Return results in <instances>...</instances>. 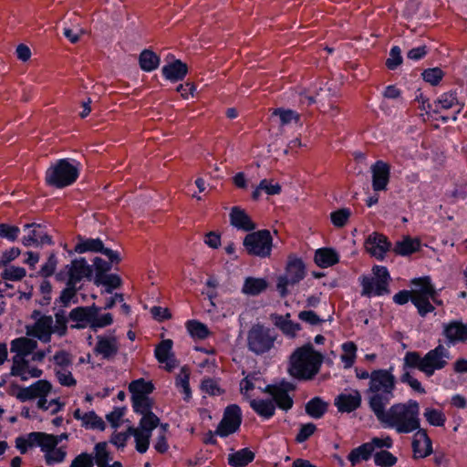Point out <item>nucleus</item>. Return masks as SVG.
Returning <instances> with one entry per match:
<instances>
[{"mask_svg": "<svg viewBox=\"0 0 467 467\" xmlns=\"http://www.w3.org/2000/svg\"><path fill=\"white\" fill-rule=\"evenodd\" d=\"M265 386L258 373L248 374L240 382V391L246 400H250L257 394L256 390L265 393Z\"/></svg>", "mask_w": 467, "mask_h": 467, "instance_id": "25", "label": "nucleus"}, {"mask_svg": "<svg viewBox=\"0 0 467 467\" xmlns=\"http://www.w3.org/2000/svg\"><path fill=\"white\" fill-rule=\"evenodd\" d=\"M390 248L388 238L381 234L372 233L365 241L366 251L378 260H383Z\"/></svg>", "mask_w": 467, "mask_h": 467, "instance_id": "18", "label": "nucleus"}, {"mask_svg": "<svg viewBox=\"0 0 467 467\" xmlns=\"http://www.w3.org/2000/svg\"><path fill=\"white\" fill-rule=\"evenodd\" d=\"M374 415L383 428L398 434L412 433L420 427V404L415 400L394 403Z\"/></svg>", "mask_w": 467, "mask_h": 467, "instance_id": "1", "label": "nucleus"}, {"mask_svg": "<svg viewBox=\"0 0 467 467\" xmlns=\"http://www.w3.org/2000/svg\"><path fill=\"white\" fill-rule=\"evenodd\" d=\"M254 459V453L248 448H244L228 455V463L232 467H245Z\"/></svg>", "mask_w": 467, "mask_h": 467, "instance_id": "39", "label": "nucleus"}, {"mask_svg": "<svg viewBox=\"0 0 467 467\" xmlns=\"http://www.w3.org/2000/svg\"><path fill=\"white\" fill-rule=\"evenodd\" d=\"M420 244V239L405 236L400 241L396 242L393 251L396 254L408 256L419 251Z\"/></svg>", "mask_w": 467, "mask_h": 467, "instance_id": "36", "label": "nucleus"}, {"mask_svg": "<svg viewBox=\"0 0 467 467\" xmlns=\"http://www.w3.org/2000/svg\"><path fill=\"white\" fill-rule=\"evenodd\" d=\"M26 271L24 267L11 265L5 269L2 277L5 280L19 281L26 276Z\"/></svg>", "mask_w": 467, "mask_h": 467, "instance_id": "58", "label": "nucleus"}, {"mask_svg": "<svg viewBox=\"0 0 467 467\" xmlns=\"http://www.w3.org/2000/svg\"><path fill=\"white\" fill-rule=\"evenodd\" d=\"M277 339V333L264 325H254L248 331L247 346L250 351L256 355L270 352Z\"/></svg>", "mask_w": 467, "mask_h": 467, "instance_id": "8", "label": "nucleus"}, {"mask_svg": "<svg viewBox=\"0 0 467 467\" xmlns=\"http://www.w3.org/2000/svg\"><path fill=\"white\" fill-rule=\"evenodd\" d=\"M161 71L166 79L176 82L184 78L187 75L188 67L187 65L181 60H175L174 62L163 66Z\"/></svg>", "mask_w": 467, "mask_h": 467, "instance_id": "34", "label": "nucleus"}, {"mask_svg": "<svg viewBox=\"0 0 467 467\" xmlns=\"http://www.w3.org/2000/svg\"><path fill=\"white\" fill-rule=\"evenodd\" d=\"M43 432L33 431L25 436H19L16 439V447L25 454L30 448L39 447Z\"/></svg>", "mask_w": 467, "mask_h": 467, "instance_id": "37", "label": "nucleus"}, {"mask_svg": "<svg viewBox=\"0 0 467 467\" xmlns=\"http://www.w3.org/2000/svg\"><path fill=\"white\" fill-rule=\"evenodd\" d=\"M290 317L289 313L285 316L275 315L273 321L275 327H278L285 337L294 338L301 330V326L299 323L292 321Z\"/></svg>", "mask_w": 467, "mask_h": 467, "instance_id": "32", "label": "nucleus"}, {"mask_svg": "<svg viewBox=\"0 0 467 467\" xmlns=\"http://www.w3.org/2000/svg\"><path fill=\"white\" fill-rule=\"evenodd\" d=\"M42 369L30 364L27 358L13 357L11 374L19 377L22 380H27L33 378H39L42 375Z\"/></svg>", "mask_w": 467, "mask_h": 467, "instance_id": "22", "label": "nucleus"}, {"mask_svg": "<svg viewBox=\"0 0 467 467\" xmlns=\"http://www.w3.org/2000/svg\"><path fill=\"white\" fill-rule=\"evenodd\" d=\"M74 251L78 254L99 252L107 256L110 262H119V254L109 248H105L99 238H79L78 244L75 245Z\"/></svg>", "mask_w": 467, "mask_h": 467, "instance_id": "17", "label": "nucleus"}, {"mask_svg": "<svg viewBox=\"0 0 467 467\" xmlns=\"http://www.w3.org/2000/svg\"><path fill=\"white\" fill-rule=\"evenodd\" d=\"M53 333V319L51 317H40L29 331V334L42 342H48Z\"/></svg>", "mask_w": 467, "mask_h": 467, "instance_id": "30", "label": "nucleus"}, {"mask_svg": "<svg viewBox=\"0 0 467 467\" xmlns=\"http://www.w3.org/2000/svg\"><path fill=\"white\" fill-rule=\"evenodd\" d=\"M267 288V281L265 278L246 277L244 279L242 293L247 296H257Z\"/></svg>", "mask_w": 467, "mask_h": 467, "instance_id": "40", "label": "nucleus"}, {"mask_svg": "<svg viewBox=\"0 0 467 467\" xmlns=\"http://www.w3.org/2000/svg\"><path fill=\"white\" fill-rule=\"evenodd\" d=\"M443 72L439 67L428 68L422 72V78L424 81L431 84L437 85L442 79Z\"/></svg>", "mask_w": 467, "mask_h": 467, "instance_id": "63", "label": "nucleus"}, {"mask_svg": "<svg viewBox=\"0 0 467 467\" xmlns=\"http://www.w3.org/2000/svg\"><path fill=\"white\" fill-rule=\"evenodd\" d=\"M396 384L393 367L372 370L371 381H368L365 395L373 414L387 408L395 398Z\"/></svg>", "mask_w": 467, "mask_h": 467, "instance_id": "2", "label": "nucleus"}, {"mask_svg": "<svg viewBox=\"0 0 467 467\" xmlns=\"http://www.w3.org/2000/svg\"><path fill=\"white\" fill-rule=\"evenodd\" d=\"M25 228L27 230V234L22 238V244L25 246H37L52 243L51 238L40 224H26Z\"/></svg>", "mask_w": 467, "mask_h": 467, "instance_id": "24", "label": "nucleus"}, {"mask_svg": "<svg viewBox=\"0 0 467 467\" xmlns=\"http://www.w3.org/2000/svg\"><path fill=\"white\" fill-rule=\"evenodd\" d=\"M95 283L98 285H103L105 287L104 293L111 294L113 289H116L120 286L121 279L118 275L109 274V275H97Z\"/></svg>", "mask_w": 467, "mask_h": 467, "instance_id": "48", "label": "nucleus"}, {"mask_svg": "<svg viewBox=\"0 0 467 467\" xmlns=\"http://www.w3.org/2000/svg\"><path fill=\"white\" fill-rule=\"evenodd\" d=\"M92 270L83 258L75 259L58 274V278L66 280L68 285H77L82 279L91 276Z\"/></svg>", "mask_w": 467, "mask_h": 467, "instance_id": "15", "label": "nucleus"}, {"mask_svg": "<svg viewBox=\"0 0 467 467\" xmlns=\"http://www.w3.org/2000/svg\"><path fill=\"white\" fill-rule=\"evenodd\" d=\"M79 174L78 163L74 160L60 159L46 171L47 184L61 189L73 184Z\"/></svg>", "mask_w": 467, "mask_h": 467, "instance_id": "5", "label": "nucleus"}, {"mask_svg": "<svg viewBox=\"0 0 467 467\" xmlns=\"http://www.w3.org/2000/svg\"><path fill=\"white\" fill-rule=\"evenodd\" d=\"M67 439V434L66 433L53 435L43 432L39 448L44 453L45 462L47 465L64 462L67 456V448L65 446H58V444Z\"/></svg>", "mask_w": 467, "mask_h": 467, "instance_id": "11", "label": "nucleus"}, {"mask_svg": "<svg viewBox=\"0 0 467 467\" xmlns=\"http://www.w3.org/2000/svg\"><path fill=\"white\" fill-rule=\"evenodd\" d=\"M53 362L55 365V368H67L72 367L71 357L69 353L65 350L57 351L53 357Z\"/></svg>", "mask_w": 467, "mask_h": 467, "instance_id": "62", "label": "nucleus"}, {"mask_svg": "<svg viewBox=\"0 0 467 467\" xmlns=\"http://www.w3.org/2000/svg\"><path fill=\"white\" fill-rule=\"evenodd\" d=\"M186 329L192 337L195 339H204L209 335V329L206 325L197 320H188L185 324Z\"/></svg>", "mask_w": 467, "mask_h": 467, "instance_id": "49", "label": "nucleus"}, {"mask_svg": "<svg viewBox=\"0 0 467 467\" xmlns=\"http://www.w3.org/2000/svg\"><path fill=\"white\" fill-rule=\"evenodd\" d=\"M273 117L278 118V123L281 127L289 125L293 122L297 123L300 116L297 112L292 109H275L272 112Z\"/></svg>", "mask_w": 467, "mask_h": 467, "instance_id": "50", "label": "nucleus"}, {"mask_svg": "<svg viewBox=\"0 0 467 467\" xmlns=\"http://www.w3.org/2000/svg\"><path fill=\"white\" fill-rule=\"evenodd\" d=\"M72 367L67 368H55V375L60 385L64 387H74L77 384V380L72 375Z\"/></svg>", "mask_w": 467, "mask_h": 467, "instance_id": "56", "label": "nucleus"}, {"mask_svg": "<svg viewBox=\"0 0 467 467\" xmlns=\"http://www.w3.org/2000/svg\"><path fill=\"white\" fill-rule=\"evenodd\" d=\"M314 261L321 268L330 267L339 261V255L333 248H319L315 252Z\"/></svg>", "mask_w": 467, "mask_h": 467, "instance_id": "35", "label": "nucleus"}, {"mask_svg": "<svg viewBox=\"0 0 467 467\" xmlns=\"http://www.w3.org/2000/svg\"><path fill=\"white\" fill-rule=\"evenodd\" d=\"M113 322L112 315L109 313L102 314V315H94L91 314V323L90 327L94 330L97 328H102L111 325Z\"/></svg>", "mask_w": 467, "mask_h": 467, "instance_id": "60", "label": "nucleus"}, {"mask_svg": "<svg viewBox=\"0 0 467 467\" xmlns=\"http://www.w3.org/2000/svg\"><path fill=\"white\" fill-rule=\"evenodd\" d=\"M250 407L254 412L264 419H270L275 415V405L272 400L252 399Z\"/></svg>", "mask_w": 467, "mask_h": 467, "instance_id": "38", "label": "nucleus"}, {"mask_svg": "<svg viewBox=\"0 0 467 467\" xmlns=\"http://www.w3.org/2000/svg\"><path fill=\"white\" fill-rule=\"evenodd\" d=\"M373 452V444L368 442L363 443L360 446L353 449L348 456V460L351 462L353 466L358 464L362 461H367L370 458Z\"/></svg>", "mask_w": 467, "mask_h": 467, "instance_id": "46", "label": "nucleus"}, {"mask_svg": "<svg viewBox=\"0 0 467 467\" xmlns=\"http://www.w3.org/2000/svg\"><path fill=\"white\" fill-rule=\"evenodd\" d=\"M372 188L375 192L387 190L390 177V167L383 161H377L371 166Z\"/></svg>", "mask_w": 467, "mask_h": 467, "instance_id": "23", "label": "nucleus"}, {"mask_svg": "<svg viewBox=\"0 0 467 467\" xmlns=\"http://www.w3.org/2000/svg\"><path fill=\"white\" fill-rule=\"evenodd\" d=\"M351 216L349 208H341L330 213V221L337 228L344 227Z\"/></svg>", "mask_w": 467, "mask_h": 467, "instance_id": "54", "label": "nucleus"}, {"mask_svg": "<svg viewBox=\"0 0 467 467\" xmlns=\"http://www.w3.org/2000/svg\"><path fill=\"white\" fill-rule=\"evenodd\" d=\"M159 434L156 438V441L153 444L154 449L160 453H165L169 450V444L167 441V433H168V423H160L159 424Z\"/></svg>", "mask_w": 467, "mask_h": 467, "instance_id": "53", "label": "nucleus"}, {"mask_svg": "<svg viewBox=\"0 0 467 467\" xmlns=\"http://www.w3.org/2000/svg\"><path fill=\"white\" fill-rule=\"evenodd\" d=\"M201 389L203 393L217 396L222 394V390L215 379H204L201 384Z\"/></svg>", "mask_w": 467, "mask_h": 467, "instance_id": "64", "label": "nucleus"}, {"mask_svg": "<svg viewBox=\"0 0 467 467\" xmlns=\"http://www.w3.org/2000/svg\"><path fill=\"white\" fill-rule=\"evenodd\" d=\"M362 401V397L358 389H351L338 394L334 400L337 410L341 413H350L358 410Z\"/></svg>", "mask_w": 467, "mask_h": 467, "instance_id": "20", "label": "nucleus"}, {"mask_svg": "<svg viewBox=\"0 0 467 467\" xmlns=\"http://www.w3.org/2000/svg\"><path fill=\"white\" fill-rule=\"evenodd\" d=\"M132 408L136 413L140 414L141 419H148L150 416L157 417L152 411L153 402L152 400L149 397H138L131 399Z\"/></svg>", "mask_w": 467, "mask_h": 467, "instance_id": "41", "label": "nucleus"}, {"mask_svg": "<svg viewBox=\"0 0 467 467\" xmlns=\"http://www.w3.org/2000/svg\"><path fill=\"white\" fill-rule=\"evenodd\" d=\"M323 359V355L316 351L311 344H306L292 353L288 371L295 379H312L319 372Z\"/></svg>", "mask_w": 467, "mask_h": 467, "instance_id": "4", "label": "nucleus"}, {"mask_svg": "<svg viewBox=\"0 0 467 467\" xmlns=\"http://www.w3.org/2000/svg\"><path fill=\"white\" fill-rule=\"evenodd\" d=\"M37 342L35 339L21 337L11 341L10 350L15 353L14 357L26 358L36 348Z\"/></svg>", "mask_w": 467, "mask_h": 467, "instance_id": "31", "label": "nucleus"}, {"mask_svg": "<svg viewBox=\"0 0 467 467\" xmlns=\"http://www.w3.org/2000/svg\"><path fill=\"white\" fill-rule=\"evenodd\" d=\"M91 314V309L86 307H77L70 312L69 318L71 321L75 322L73 327H76L78 328H84L88 325L90 326Z\"/></svg>", "mask_w": 467, "mask_h": 467, "instance_id": "45", "label": "nucleus"}, {"mask_svg": "<svg viewBox=\"0 0 467 467\" xmlns=\"http://www.w3.org/2000/svg\"><path fill=\"white\" fill-rule=\"evenodd\" d=\"M230 223L237 230L243 232H252L256 228V224L253 222L247 213L239 206H234L231 209Z\"/></svg>", "mask_w": 467, "mask_h": 467, "instance_id": "28", "label": "nucleus"}, {"mask_svg": "<svg viewBox=\"0 0 467 467\" xmlns=\"http://www.w3.org/2000/svg\"><path fill=\"white\" fill-rule=\"evenodd\" d=\"M241 423L242 411L240 407L236 404L229 405L225 408L214 433L222 438L228 437L240 429Z\"/></svg>", "mask_w": 467, "mask_h": 467, "instance_id": "13", "label": "nucleus"}, {"mask_svg": "<svg viewBox=\"0 0 467 467\" xmlns=\"http://www.w3.org/2000/svg\"><path fill=\"white\" fill-rule=\"evenodd\" d=\"M342 354L340 360L344 368L348 369L353 367L357 359L358 347L353 341H347L341 345Z\"/></svg>", "mask_w": 467, "mask_h": 467, "instance_id": "44", "label": "nucleus"}, {"mask_svg": "<svg viewBox=\"0 0 467 467\" xmlns=\"http://www.w3.org/2000/svg\"><path fill=\"white\" fill-rule=\"evenodd\" d=\"M244 246L250 255L268 258L272 254L273 237L269 230L249 233L244 239Z\"/></svg>", "mask_w": 467, "mask_h": 467, "instance_id": "10", "label": "nucleus"}, {"mask_svg": "<svg viewBox=\"0 0 467 467\" xmlns=\"http://www.w3.org/2000/svg\"><path fill=\"white\" fill-rule=\"evenodd\" d=\"M172 347L171 339H163L156 346L154 350L156 359L168 371H171L178 366L177 359L172 352Z\"/></svg>", "mask_w": 467, "mask_h": 467, "instance_id": "21", "label": "nucleus"}, {"mask_svg": "<svg viewBox=\"0 0 467 467\" xmlns=\"http://www.w3.org/2000/svg\"><path fill=\"white\" fill-rule=\"evenodd\" d=\"M306 276L303 260L296 255H289L285 274L277 278L276 287L282 296L288 294V287L298 284Z\"/></svg>", "mask_w": 467, "mask_h": 467, "instance_id": "9", "label": "nucleus"}, {"mask_svg": "<svg viewBox=\"0 0 467 467\" xmlns=\"http://www.w3.org/2000/svg\"><path fill=\"white\" fill-rule=\"evenodd\" d=\"M372 275L359 277L361 295L367 297L381 296L389 294L390 275L386 266L374 265Z\"/></svg>", "mask_w": 467, "mask_h": 467, "instance_id": "6", "label": "nucleus"}, {"mask_svg": "<svg viewBox=\"0 0 467 467\" xmlns=\"http://www.w3.org/2000/svg\"><path fill=\"white\" fill-rule=\"evenodd\" d=\"M52 391V384L46 379H38L28 387L18 391V399L22 401L37 399V406H44L47 396Z\"/></svg>", "mask_w": 467, "mask_h": 467, "instance_id": "16", "label": "nucleus"}, {"mask_svg": "<svg viewBox=\"0 0 467 467\" xmlns=\"http://www.w3.org/2000/svg\"><path fill=\"white\" fill-rule=\"evenodd\" d=\"M451 358L450 350L442 344L429 350L424 356L417 351H408L403 358V369L416 368L430 378L443 369Z\"/></svg>", "mask_w": 467, "mask_h": 467, "instance_id": "3", "label": "nucleus"}, {"mask_svg": "<svg viewBox=\"0 0 467 467\" xmlns=\"http://www.w3.org/2000/svg\"><path fill=\"white\" fill-rule=\"evenodd\" d=\"M412 451L414 458H425L432 453V442L427 431L419 428L414 431L412 439Z\"/></svg>", "mask_w": 467, "mask_h": 467, "instance_id": "26", "label": "nucleus"}, {"mask_svg": "<svg viewBox=\"0 0 467 467\" xmlns=\"http://www.w3.org/2000/svg\"><path fill=\"white\" fill-rule=\"evenodd\" d=\"M423 415L431 426L442 427L445 424L446 416L441 410L429 407L425 409Z\"/></svg>", "mask_w": 467, "mask_h": 467, "instance_id": "51", "label": "nucleus"}, {"mask_svg": "<svg viewBox=\"0 0 467 467\" xmlns=\"http://www.w3.org/2000/svg\"><path fill=\"white\" fill-rule=\"evenodd\" d=\"M94 348L97 355L105 359L115 357L119 351V342L114 335L99 336Z\"/></svg>", "mask_w": 467, "mask_h": 467, "instance_id": "27", "label": "nucleus"}, {"mask_svg": "<svg viewBox=\"0 0 467 467\" xmlns=\"http://www.w3.org/2000/svg\"><path fill=\"white\" fill-rule=\"evenodd\" d=\"M112 456L106 442H98L94 446L93 454L82 452L77 455L71 462L69 467H123L120 462L115 461L112 463Z\"/></svg>", "mask_w": 467, "mask_h": 467, "instance_id": "7", "label": "nucleus"}, {"mask_svg": "<svg viewBox=\"0 0 467 467\" xmlns=\"http://www.w3.org/2000/svg\"><path fill=\"white\" fill-rule=\"evenodd\" d=\"M176 387L181 389L184 395V400H188L192 396L190 388V373L185 367L182 368L178 377L176 378Z\"/></svg>", "mask_w": 467, "mask_h": 467, "instance_id": "52", "label": "nucleus"}, {"mask_svg": "<svg viewBox=\"0 0 467 467\" xmlns=\"http://www.w3.org/2000/svg\"><path fill=\"white\" fill-rule=\"evenodd\" d=\"M455 109L453 120L457 119V114L461 111L462 106L459 103L456 91H449L441 94L435 101V111L439 112L442 109Z\"/></svg>", "mask_w": 467, "mask_h": 467, "instance_id": "33", "label": "nucleus"}, {"mask_svg": "<svg viewBox=\"0 0 467 467\" xmlns=\"http://www.w3.org/2000/svg\"><path fill=\"white\" fill-rule=\"evenodd\" d=\"M295 390V386L286 381H282L276 385H266L265 393L273 397V401L279 409L287 411L293 407L294 401L290 393Z\"/></svg>", "mask_w": 467, "mask_h": 467, "instance_id": "14", "label": "nucleus"}, {"mask_svg": "<svg viewBox=\"0 0 467 467\" xmlns=\"http://www.w3.org/2000/svg\"><path fill=\"white\" fill-rule=\"evenodd\" d=\"M328 403L320 397H315L306 404V412L313 419H320L327 412Z\"/></svg>", "mask_w": 467, "mask_h": 467, "instance_id": "43", "label": "nucleus"}, {"mask_svg": "<svg viewBox=\"0 0 467 467\" xmlns=\"http://www.w3.org/2000/svg\"><path fill=\"white\" fill-rule=\"evenodd\" d=\"M400 381L409 385L415 392L420 394H424L426 392L421 383L416 378H414L410 371H404L402 373L400 376Z\"/></svg>", "mask_w": 467, "mask_h": 467, "instance_id": "61", "label": "nucleus"}, {"mask_svg": "<svg viewBox=\"0 0 467 467\" xmlns=\"http://www.w3.org/2000/svg\"><path fill=\"white\" fill-rule=\"evenodd\" d=\"M140 67L143 71L151 72L160 65V57L151 50L144 49L139 57Z\"/></svg>", "mask_w": 467, "mask_h": 467, "instance_id": "47", "label": "nucleus"}, {"mask_svg": "<svg viewBox=\"0 0 467 467\" xmlns=\"http://www.w3.org/2000/svg\"><path fill=\"white\" fill-rule=\"evenodd\" d=\"M411 293L413 297L431 296V301L441 306L442 301L438 298V292L431 283L430 276L418 277L411 280Z\"/></svg>", "mask_w": 467, "mask_h": 467, "instance_id": "19", "label": "nucleus"}, {"mask_svg": "<svg viewBox=\"0 0 467 467\" xmlns=\"http://www.w3.org/2000/svg\"><path fill=\"white\" fill-rule=\"evenodd\" d=\"M154 389V386L150 381L144 379H138L132 380L129 384V391L130 392L131 399L138 397L149 396Z\"/></svg>", "mask_w": 467, "mask_h": 467, "instance_id": "42", "label": "nucleus"}, {"mask_svg": "<svg viewBox=\"0 0 467 467\" xmlns=\"http://www.w3.org/2000/svg\"><path fill=\"white\" fill-rule=\"evenodd\" d=\"M443 334L451 344L467 342V323L451 321L443 325Z\"/></svg>", "mask_w": 467, "mask_h": 467, "instance_id": "29", "label": "nucleus"}, {"mask_svg": "<svg viewBox=\"0 0 467 467\" xmlns=\"http://www.w3.org/2000/svg\"><path fill=\"white\" fill-rule=\"evenodd\" d=\"M160 424L158 417L140 419L137 427H130L131 436L134 437L135 449L138 452L145 453L150 446L152 431Z\"/></svg>", "mask_w": 467, "mask_h": 467, "instance_id": "12", "label": "nucleus"}, {"mask_svg": "<svg viewBox=\"0 0 467 467\" xmlns=\"http://www.w3.org/2000/svg\"><path fill=\"white\" fill-rule=\"evenodd\" d=\"M431 301V296L412 297V304L416 306L420 317H426L428 314L432 313L435 310V307Z\"/></svg>", "mask_w": 467, "mask_h": 467, "instance_id": "55", "label": "nucleus"}, {"mask_svg": "<svg viewBox=\"0 0 467 467\" xmlns=\"http://www.w3.org/2000/svg\"><path fill=\"white\" fill-rule=\"evenodd\" d=\"M374 462L380 467H391L397 462V458L388 451H381L375 453Z\"/></svg>", "mask_w": 467, "mask_h": 467, "instance_id": "57", "label": "nucleus"}, {"mask_svg": "<svg viewBox=\"0 0 467 467\" xmlns=\"http://www.w3.org/2000/svg\"><path fill=\"white\" fill-rule=\"evenodd\" d=\"M81 422L85 428L101 429L103 427L102 420L94 411L85 412Z\"/></svg>", "mask_w": 467, "mask_h": 467, "instance_id": "59", "label": "nucleus"}]
</instances>
